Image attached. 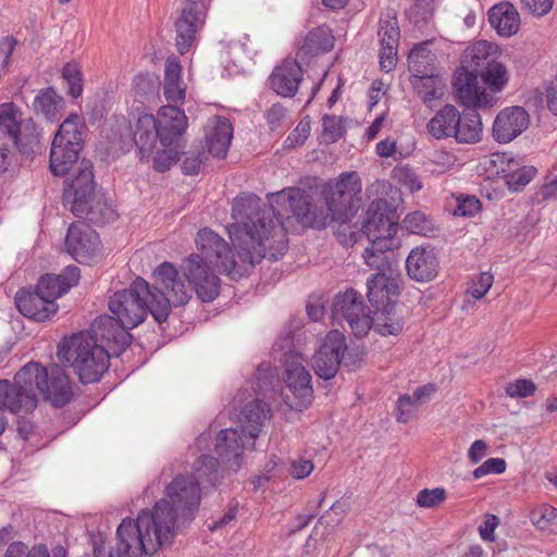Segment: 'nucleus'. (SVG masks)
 <instances>
[{"label": "nucleus", "instance_id": "f257e3e1", "mask_svg": "<svg viewBox=\"0 0 557 557\" xmlns=\"http://www.w3.org/2000/svg\"><path fill=\"white\" fill-rule=\"evenodd\" d=\"M278 212L272 207H261L255 195H243L234 199L228 235L236 257L227 242L210 228H201L195 243L198 256L214 267L219 273L232 277L242 276L264 258L276 261L287 250V235Z\"/></svg>", "mask_w": 557, "mask_h": 557}, {"label": "nucleus", "instance_id": "f03ea898", "mask_svg": "<svg viewBox=\"0 0 557 557\" xmlns=\"http://www.w3.org/2000/svg\"><path fill=\"white\" fill-rule=\"evenodd\" d=\"M201 488L189 475H177L165 488V497L157 502L151 510L141 509L136 519L126 518L120 531L128 540H143L146 555L170 546L176 529L191 522L199 510Z\"/></svg>", "mask_w": 557, "mask_h": 557}, {"label": "nucleus", "instance_id": "7ed1b4c3", "mask_svg": "<svg viewBox=\"0 0 557 557\" xmlns=\"http://www.w3.org/2000/svg\"><path fill=\"white\" fill-rule=\"evenodd\" d=\"M153 285L137 277L128 288L110 297L109 309L124 326L136 327L148 312L161 324L168 320L172 305L183 306L189 301L190 288L178 277L172 263H161L153 271Z\"/></svg>", "mask_w": 557, "mask_h": 557}, {"label": "nucleus", "instance_id": "20e7f679", "mask_svg": "<svg viewBox=\"0 0 557 557\" xmlns=\"http://www.w3.org/2000/svg\"><path fill=\"white\" fill-rule=\"evenodd\" d=\"M90 161L83 160L74 170L71 182L64 188L63 203L75 216L102 225L117 218L116 211L96 190Z\"/></svg>", "mask_w": 557, "mask_h": 557}, {"label": "nucleus", "instance_id": "39448f33", "mask_svg": "<svg viewBox=\"0 0 557 557\" xmlns=\"http://www.w3.org/2000/svg\"><path fill=\"white\" fill-rule=\"evenodd\" d=\"M397 230L398 224L391 205L385 199L373 200L367 209L361 227V234L371 244L363 252L364 261L370 268L381 269L386 263V252L397 246Z\"/></svg>", "mask_w": 557, "mask_h": 557}, {"label": "nucleus", "instance_id": "423d86ee", "mask_svg": "<svg viewBox=\"0 0 557 557\" xmlns=\"http://www.w3.org/2000/svg\"><path fill=\"white\" fill-rule=\"evenodd\" d=\"M57 355L61 362L73 368L83 384L98 382L109 369L108 351L89 334L78 333L64 339L59 344Z\"/></svg>", "mask_w": 557, "mask_h": 557}, {"label": "nucleus", "instance_id": "0eeeda50", "mask_svg": "<svg viewBox=\"0 0 557 557\" xmlns=\"http://www.w3.org/2000/svg\"><path fill=\"white\" fill-rule=\"evenodd\" d=\"M37 380H42L41 374L36 367L27 364L15 373L13 381L0 380V435L8 424L7 411L27 414L36 409L38 398L32 384L38 386Z\"/></svg>", "mask_w": 557, "mask_h": 557}, {"label": "nucleus", "instance_id": "6e6552de", "mask_svg": "<svg viewBox=\"0 0 557 557\" xmlns=\"http://www.w3.org/2000/svg\"><path fill=\"white\" fill-rule=\"evenodd\" d=\"M84 119L77 113H71L59 126L50 149V170L55 176L69 173L77 162L87 135Z\"/></svg>", "mask_w": 557, "mask_h": 557}, {"label": "nucleus", "instance_id": "1a4fd4ad", "mask_svg": "<svg viewBox=\"0 0 557 557\" xmlns=\"http://www.w3.org/2000/svg\"><path fill=\"white\" fill-rule=\"evenodd\" d=\"M362 184L356 172L343 173L323 190L324 206L332 222L345 224L351 220L360 205Z\"/></svg>", "mask_w": 557, "mask_h": 557}, {"label": "nucleus", "instance_id": "9d476101", "mask_svg": "<svg viewBox=\"0 0 557 557\" xmlns=\"http://www.w3.org/2000/svg\"><path fill=\"white\" fill-rule=\"evenodd\" d=\"M182 271L188 283L180 274L178 277L190 288V296L195 292L197 297L203 302H210L218 297L220 293L218 267L203 261L198 256L190 255L184 259Z\"/></svg>", "mask_w": 557, "mask_h": 557}, {"label": "nucleus", "instance_id": "9b49d317", "mask_svg": "<svg viewBox=\"0 0 557 557\" xmlns=\"http://www.w3.org/2000/svg\"><path fill=\"white\" fill-rule=\"evenodd\" d=\"M272 202L285 207L301 224L310 227L324 228L332 222L326 208H318L299 188L284 189L275 194ZM269 207L274 209L273 203Z\"/></svg>", "mask_w": 557, "mask_h": 557}, {"label": "nucleus", "instance_id": "f8f14e48", "mask_svg": "<svg viewBox=\"0 0 557 557\" xmlns=\"http://www.w3.org/2000/svg\"><path fill=\"white\" fill-rule=\"evenodd\" d=\"M332 318L339 324L346 321L357 337L367 335L371 329L370 309L363 304L362 296L352 288L335 296Z\"/></svg>", "mask_w": 557, "mask_h": 557}, {"label": "nucleus", "instance_id": "ddd939ff", "mask_svg": "<svg viewBox=\"0 0 557 557\" xmlns=\"http://www.w3.org/2000/svg\"><path fill=\"white\" fill-rule=\"evenodd\" d=\"M27 366L36 367L42 377V380H37L38 386H32L37 397L38 394H41L45 400L51 403L57 408H61L70 403L73 397V391L70 379L62 368L52 366L50 369H47L38 362H28Z\"/></svg>", "mask_w": 557, "mask_h": 557}, {"label": "nucleus", "instance_id": "4468645a", "mask_svg": "<svg viewBox=\"0 0 557 557\" xmlns=\"http://www.w3.org/2000/svg\"><path fill=\"white\" fill-rule=\"evenodd\" d=\"M284 382L294 396L290 407L297 410L307 408L313 399L311 374L304 366V360L298 355H286L284 360Z\"/></svg>", "mask_w": 557, "mask_h": 557}, {"label": "nucleus", "instance_id": "2eb2a0df", "mask_svg": "<svg viewBox=\"0 0 557 557\" xmlns=\"http://www.w3.org/2000/svg\"><path fill=\"white\" fill-rule=\"evenodd\" d=\"M206 20V5L202 0H185L175 20V45L181 54L189 51L196 40L197 33Z\"/></svg>", "mask_w": 557, "mask_h": 557}, {"label": "nucleus", "instance_id": "dca6fc26", "mask_svg": "<svg viewBox=\"0 0 557 557\" xmlns=\"http://www.w3.org/2000/svg\"><path fill=\"white\" fill-rule=\"evenodd\" d=\"M116 317L100 315L91 324L89 337L104 347L109 357L120 356L131 344L132 335Z\"/></svg>", "mask_w": 557, "mask_h": 557}, {"label": "nucleus", "instance_id": "f3484780", "mask_svg": "<svg viewBox=\"0 0 557 557\" xmlns=\"http://www.w3.org/2000/svg\"><path fill=\"white\" fill-rule=\"evenodd\" d=\"M347 349L345 336L337 330L331 331L312 357L315 374L324 380L333 379Z\"/></svg>", "mask_w": 557, "mask_h": 557}, {"label": "nucleus", "instance_id": "a211bd4d", "mask_svg": "<svg viewBox=\"0 0 557 557\" xmlns=\"http://www.w3.org/2000/svg\"><path fill=\"white\" fill-rule=\"evenodd\" d=\"M478 73L465 67L457 70L453 83L460 103L467 108H488L496 102L495 96L479 87Z\"/></svg>", "mask_w": 557, "mask_h": 557}, {"label": "nucleus", "instance_id": "6ab92c4d", "mask_svg": "<svg viewBox=\"0 0 557 557\" xmlns=\"http://www.w3.org/2000/svg\"><path fill=\"white\" fill-rule=\"evenodd\" d=\"M391 268V262L386 257V263L382 268H375L377 272L372 274L367 281V297L374 311L386 309L397 304L399 293L396 280L386 274Z\"/></svg>", "mask_w": 557, "mask_h": 557}, {"label": "nucleus", "instance_id": "aec40b11", "mask_svg": "<svg viewBox=\"0 0 557 557\" xmlns=\"http://www.w3.org/2000/svg\"><path fill=\"white\" fill-rule=\"evenodd\" d=\"M247 435L237 428L221 430L215 438V453L225 470L237 472L243 466V454L246 447Z\"/></svg>", "mask_w": 557, "mask_h": 557}, {"label": "nucleus", "instance_id": "412c9836", "mask_svg": "<svg viewBox=\"0 0 557 557\" xmlns=\"http://www.w3.org/2000/svg\"><path fill=\"white\" fill-rule=\"evenodd\" d=\"M65 246L76 261L85 262L99 250V235L86 223H72L67 230Z\"/></svg>", "mask_w": 557, "mask_h": 557}, {"label": "nucleus", "instance_id": "4be33fe9", "mask_svg": "<svg viewBox=\"0 0 557 557\" xmlns=\"http://www.w3.org/2000/svg\"><path fill=\"white\" fill-rule=\"evenodd\" d=\"M529 113L522 107L502 110L493 124V136L497 143L507 144L529 126Z\"/></svg>", "mask_w": 557, "mask_h": 557}, {"label": "nucleus", "instance_id": "5701e85b", "mask_svg": "<svg viewBox=\"0 0 557 557\" xmlns=\"http://www.w3.org/2000/svg\"><path fill=\"white\" fill-rule=\"evenodd\" d=\"M157 133L163 147L175 144L184 134L187 127L185 112L176 106H163L156 117Z\"/></svg>", "mask_w": 557, "mask_h": 557}, {"label": "nucleus", "instance_id": "b1692460", "mask_svg": "<svg viewBox=\"0 0 557 557\" xmlns=\"http://www.w3.org/2000/svg\"><path fill=\"white\" fill-rule=\"evenodd\" d=\"M408 276L417 282H430L438 273L440 262L433 248L416 247L406 260Z\"/></svg>", "mask_w": 557, "mask_h": 557}, {"label": "nucleus", "instance_id": "393cba45", "mask_svg": "<svg viewBox=\"0 0 557 557\" xmlns=\"http://www.w3.org/2000/svg\"><path fill=\"white\" fill-rule=\"evenodd\" d=\"M302 79L301 66L297 61L289 59L275 66L269 77L271 88L282 97L295 96Z\"/></svg>", "mask_w": 557, "mask_h": 557}, {"label": "nucleus", "instance_id": "a878e982", "mask_svg": "<svg viewBox=\"0 0 557 557\" xmlns=\"http://www.w3.org/2000/svg\"><path fill=\"white\" fill-rule=\"evenodd\" d=\"M15 304L18 311L26 318L34 321H45L53 315L59 306L57 302L47 300L37 289L21 290L15 295Z\"/></svg>", "mask_w": 557, "mask_h": 557}, {"label": "nucleus", "instance_id": "bb28decb", "mask_svg": "<svg viewBox=\"0 0 557 557\" xmlns=\"http://www.w3.org/2000/svg\"><path fill=\"white\" fill-rule=\"evenodd\" d=\"M79 269L75 265L66 267L59 275L46 274L38 280L35 286L47 300L55 302L72 286L79 281Z\"/></svg>", "mask_w": 557, "mask_h": 557}, {"label": "nucleus", "instance_id": "cd10ccee", "mask_svg": "<svg viewBox=\"0 0 557 557\" xmlns=\"http://www.w3.org/2000/svg\"><path fill=\"white\" fill-rule=\"evenodd\" d=\"M270 418L269 406L260 399H253L245 405L238 414L239 431L255 441L263 425Z\"/></svg>", "mask_w": 557, "mask_h": 557}, {"label": "nucleus", "instance_id": "c85d7f7f", "mask_svg": "<svg viewBox=\"0 0 557 557\" xmlns=\"http://www.w3.org/2000/svg\"><path fill=\"white\" fill-rule=\"evenodd\" d=\"M206 137L208 152L213 157L224 158L233 138L232 124L226 119L214 117Z\"/></svg>", "mask_w": 557, "mask_h": 557}, {"label": "nucleus", "instance_id": "c756f323", "mask_svg": "<svg viewBox=\"0 0 557 557\" xmlns=\"http://www.w3.org/2000/svg\"><path fill=\"white\" fill-rule=\"evenodd\" d=\"M488 21L500 36L510 37L520 26L519 13L509 2H502L488 11Z\"/></svg>", "mask_w": 557, "mask_h": 557}, {"label": "nucleus", "instance_id": "7c9ffc66", "mask_svg": "<svg viewBox=\"0 0 557 557\" xmlns=\"http://www.w3.org/2000/svg\"><path fill=\"white\" fill-rule=\"evenodd\" d=\"M497 59V47L486 40H479L469 46L462 59V67L479 73Z\"/></svg>", "mask_w": 557, "mask_h": 557}, {"label": "nucleus", "instance_id": "2f4dec72", "mask_svg": "<svg viewBox=\"0 0 557 557\" xmlns=\"http://www.w3.org/2000/svg\"><path fill=\"white\" fill-rule=\"evenodd\" d=\"M185 91L186 86L182 79V65L176 57H170L165 62L164 70V97L169 102L175 106L183 102Z\"/></svg>", "mask_w": 557, "mask_h": 557}, {"label": "nucleus", "instance_id": "473e14b6", "mask_svg": "<svg viewBox=\"0 0 557 557\" xmlns=\"http://www.w3.org/2000/svg\"><path fill=\"white\" fill-rule=\"evenodd\" d=\"M436 57L429 49V42L424 41L417 45L408 54V70L412 74V79L421 78L436 73Z\"/></svg>", "mask_w": 557, "mask_h": 557}, {"label": "nucleus", "instance_id": "72a5a7b5", "mask_svg": "<svg viewBox=\"0 0 557 557\" xmlns=\"http://www.w3.org/2000/svg\"><path fill=\"white\" fill-rule=\"evenodd\" d=\"M459 111L453 104H446L428 123V132L436 139L454 137Z\"/></svg>", "mask_w": 557, "mask_h": 557}, {"label": "nucleus", "instance_id": "f704fd0d", "mask_svg": "<svg viewBox=\"0 0 557 557\" xmlns=\"http://www.w3.org/2000/svg\"><path fill=\"white\" fill-rule=\"evenodd\" d=\"M159 139L156 117L152 114H140L135 123L134 144L143 156L149 154Z\"/></svg>", "mask_w": 557, "mask_h": 557}, {"label": "nucleus", "instance_id": "c9c22d12", "mask_svg": "<svg viewBox=\"0 0 557 557\" xmlns=\"http://www.w3.org/2000/svg\"><path fill=\"white\" fill-rule=\"evenodd\" d=\"M411 84L418 97L429 108L433 107L434 101L443 99L446 91L445 79L437 73L411 79Z\"/></svg>", "mask_w": 557, "mask_h": 557}, {"label": "nucleus", "instance_id": "e433bc0d", "mask_svg": "<svg viewBox=\"0 0 557 557\" xmlns=\"http://www.w3.org/2000/svg\"><path fill=\"white\" fill-rule=\"evenodd\" d=\"M334 46V37L326 26H319L308 33L297 55L301 59L330 51Z\"/></svg>", "mask_w": 557, "mask_h": 557}, {"label": "nucleus", "instance_id": "4c0bfd02", "mask_svg": "<svg viewBox=\"0 0 557 557\" xmlns=\"http://www.w3.org/2000/svg\"><path fill=\"white\" fill-rule=\"evenodd\" d=\"M41 133L32 119L21 121L11 143L22 154L32 156L40 148Z\"/></svg>", "mask_w": 557, "mask_h": 557}, {"label": "nucleus", "instance_id": "58836bf2", "mask_svg": "<svg viewBox=\"0 0 557 557\" xmlns=\"http://www.w3.org/2000/svg\"><path fill=\"white\" fill-rule=\"evenodd\" d=\"M199 482V485L215 487L222 479V470L218 460L207 454H201L193 463V473L189 475Z\"/></svg>", "mask_w": 557, "mask_h": 557}, {"label": "nucleus", "instance_id": "ea45409f", "mask_svg": "<svg viewBox=\"0 0 557 557\" xmlns=\"http://www.w3.org/2000/svg\"><path fill=\"white\" fill-rule=\"evenodd\" d=\"M454 138L461 144H474L481 140L482 122L475 110L459 115Z\"/></svg>", "mask_w": 557, "mask_h": 557}, {"label": "nucleus", "instance_id": "a19ab883", "mask_svg": "<svg viewBox=\"0 0 557 557\" xmlns=\"http://www.w3.org/2000/svg\"><path fill=\"white\" fill-rule=\"evenodd\" d=\"M371 329L383 336H396L404 330L403 315L396 311L395 306L374 311V315L371 317Z\"/></svg>", "mask_w": 557, "mask_h": 557}, {"label": "nucleus", "instance_id": "79ce46f5", "mask_svg": "<svg viewBox=\"0 0 557 557\" xmlns=\"http://www.w3.org/2000/svg\"><path fill=\"white\" fill-rule=\"evenodd\" d=\"M146 555L145 545L143 540L138 541L135 536L134 541L120 531V525L116 529V544L115 547L108 553L99 547L95 548L94 557H143Z\"/></svg>", "mask_w": 557, "mask_h": 557}, {"label": "nucleus", "instance_id": "37998d69", "mask_svg": "<svg viewBox=\"0 0 557 557\" xmlns=\"http://www.w3.org/2000/svg\"><path fill=\"white\" fill-rule=\"evenodd\" d=\"M64 108V100L51 87L41 89L33 101L36 113L44 115L48 121H53Z\"/></svg>", "mask_w": 557, "mask_h": 557}, {"label": "nucleus", "instance_id": "c03bdc74", "mask_svg": "<svg viewBox=\"0 0 557 557\" xmlns=\"http://www.w3.org/2000/svg\"><path fill=\"white\" fill-rule=\"evenodd\" d=\"M493 96L502 91L508 83L509 75L506 66L497 59L478 73Z\"/></svg>", "mask_w": 557, "mask_h": 557}, {"label": "nucleus", "instance_id": "a18cd8bd", "mask_svg": "<svg viewBox=\"0 0 557 557\" xmlns=\"http://www.w3.org/2000/svg\"><path fill=\"white\" fill-rule=\"evenodd\" d=\"M22 113L14 102H4L0 104V140L11 141L18 128Z\"/></svg>", "mask_w": 557, "mask_h": 557}, {"label": "nucleus", "instance_id": "49530a36", "mask_svg": "<svg viewBox=\"0 0 557 557\" xmlns=\"http://www.w3.org/2000/svg\"><path fill=\"white\" fill-rule=\"evenodd\" d=\"M434 0H413L408 10V17L413 25L419 28H425L433 20Z\"/></svg>", "mask_w": 557, "mask_h": 557}, {"label": "nucleus", "instance_id": "de8ad7c7", "mask_svg": "<svg viewBox=\"0 0 557 557\" xmlns=\"http://www.w3.org/2000/svg\"><path fill=\"white\" fill-rule=\"evenodd\" d=\"M26 545L21 542H14L7 548L4 557H50L48 548L45 545H35L26 553ZM58 553L65 557V550L62 547L58 548Z\"/></svg>", "mask_w": 557, "mask_h": 557}, {"label": "nucleus", "instance_id": "09e8293b", "mask_svg": "<svg viewBox=\"0 0 557 557\" xmlns=\"http://www.w3.org/2000/svg\"><path fill=\"white\" fill-rule=\"evenodd\" d=\"M62 76L67 83V92L73 98H78L83 91L82 72L77 63H67L62 71Z\"/></svg>", "mask_w": 557, "mask_h": 557}, {"label": "nucleus", "instance_id": "8fccbe9b", "mask_svg": "<svg viewBox=\"0 0 557 557\" xmlns=\"http://www.w3.org/2000/svg\"><path fill=\"white\" fill-rule=\"evenodd\" d=\"M530 519L541 530L557 525V509L548 505H541L530 512Z\"/></svg>", "mask_w": 557, "mask_h": 557}, {"label": "nucleus", "instance_id": "3c124183", "mask_svg": "<svg viewBox=\"0 0 557 557\" xmlns=\"http://www.w3.org/2000/svg\"><path fill=\"white\" fill-rule=\"evenodd\" d=\"M394 178L398 184L409 189L411 193L422 189L423 184L416 171L409 166H400L394 170Z\"/></svg>", "mask_w": 557, "mask_h": 557}, {"label": "nucleus", "instance_id": "603ef678", "mask_svg": "<svg viewBox=\"0 0 557 557\" xmlns=\"http://www.w3.org/2000/svg\"><path fill=\"white\" fill-rule=\"evenodd\" d=\"M345 128L342 117L336 115L323 116V138L327 144L335 143L344 135Z\"/></svg>", "mask_w": 557, "mask_h": 557}, {"label": "nucleus", "instance_id": "864d4df0", "mask_svg": "<svg viewBox=\"0 0 557 557\" xmlns=\"http://www.w3.org/2000/svg\"><path fill=\"white\" fill-rule=\"evenodd\" d=\"M446 499V491L443 487L424 488L417 495V504L422 508H434Z\"/></svg>", "mask_w": 557, "mask_h": 557}, {"label": "nucleus", "instance_id": "5fc2aeb1", "mask_svg": "<svg viewBox=\"0 0 557 557\" xmlns=\"http://www.w3.org/2000/svg\"><path fill=\"white\" fill-rule=\"evenodd\" d=\"M379 36L381 45L398 46L399 27L396 18L381 20Z\"/></svg>", "mask_w": 557, "mask_h": 557}, {"label": "nucleus", "instance_id": "6e6d98bb", "mask_svg": "<svg viewBox=\"0 0 557 557\" xmlns=\"http://www.w3.org/2000/svg\"><path fill=\"white\" fill-rule=\"evenodd\" d=\"M405 227L413 234H424L431 230V223L421 211L408 213L404 219Z\"/></svg>", "mask_w": 557, "mask_h": 557}, {"label": "nucleus", "instance_id": "4d7b16f0", "mask_svg": "<svg viewBox=\"0 0 557 557\" xmlns=\"http://www.w3.org/2000/svg\"><path fill=\"white\" fill-rule=\"evenodd\" d=\"M207 156L203 149L187 151L185 153V158L182 161L183 172L187 175L198 174Z\"/></svg>", "mask_w": 557, "mask_h": 557}, {"label": "nucleus", "instance_id": "13d9d810", "mask_svg": "<svg viewBox=\"0 0 557 557\" xmlns=\"http://www.w3.org/2000/svg\"><path fill=\"white\" fill-rule=\"evenodd\" d=\"M418 405L408 394L401 395L397 401V421L408 423L417 413Z\"/></svg>", "mask_w": 557, "mask_h": 557}, {"label": "nucleus", "instance_id": "bf43d9fd", "mask_svg": "<svg viewBox=\"0 0 557 557\" xmlns=\"http://www.w3.org/2000/svg\"><path fill=\"white\" fill-rule=\"evenodd\" d=\"M536 174V169L531 165H525L506 181L509 189L519 190L529 184Z\"/></svg>", "mask_w": 557, "mask_h": 557}, {"label": "nucleus", "instance_id": "052dcab7", "mask_svg": "<svg viewBox=\"0 0 557 557\" xmlns=\"http://www.w3.org/2000/svg\"><path fill=\"white\" fill-rule=\"evenodd\" d=\"M481 209L480 200L474 196H465L457 198V206L454 214L459 216H473Z\"/></svg>", "mask_w": 557, "mask_h": 557}, {"label": "nucleus", "instance_id": "680f3d73", "mask_svg": "<svg viewBox=\"0 0 557 557\" xmlns=\"http://www.w3.org/2000/svg\"><path fill=\"white\" fill-rule=\"evenodd\" d=\"M536 387L531 380H517L506 387V394L511 398H524L534 394Z\"/></svg>", "mask_w": 557, "mask_h": 557}, {"label": "nucleus", "instance_id": "e2e57ef3", "mask_svg": "<svg viewBox=\"0 0 557 557\" xmlns=\"http://www.w3.org/2000/svg\"><path fill=\"white\" fill-rule=\"evenodd\" d=\"M494 277L488 272H482L476 281H473L468 293L475 299H481L492 287Z\"/></svg>", "mask_w": 557, "mask_h": 557}, {"label": "nucleus", "instance_id": "0e129e2a", "mask_svg": "<svg viewBox=\"0 0 557 557\" xmlns=\"http://www.w3.org/2000/svg\"><path fill=\"white\" fill-rule=\"evenodd\" d=\"M506 470V461L503 458H490L473 471L474 479H481L490 473L500 474Z\"/></svg>", "mask_w": 557, "mask_h": 557}, {"label": "nucleus", "instance_id": "69168bd1", "mask_svg": "<svg viewBox=\"0 0 557 557\" xmlns=\"http://www.w3.org/2000/svg\"><path fill=\"white\" fill-rule=\"evenodd\" d=\"M521 8L534 16H544L553 8L554 0H520Z\"/></svg>", "mask_w": 557, "mask_h": 557}, {"label": "nucleus", "instance_id": "338daca9", "mask_svg": "<svg viewBox=\"0 0 557 557\" xmlns=\"http://www.w3.org/2000/svg\"><path fill=\"white\" fill-rule=\"evenodd\" d=\"M346 510V504L337 500L331 506L330 511H326L320 518V522H325L326 525H337L344 518Z\"/></svg>", "mask_w": 557, "mask_h": 557}, {"label": "nucleus", "instance_id": "774afa93", "mask_svg": "<svg viewBox=\"0 0 557 557\" xmlns=\"http://www.w3.org/2000/svg\"><path fill=\"white\" fill-rule=\"evenodd\" d=\"M178 159L177 151L173 149H164L158 152L153 160V168L158 172L168 171L171 165Z\"/></svg>", "mask_w": 557, "mask_h": 557}]
</instances>
